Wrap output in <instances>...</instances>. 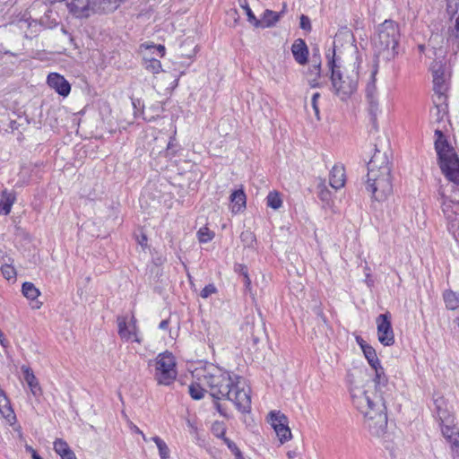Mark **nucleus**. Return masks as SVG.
<instances>
[{
    "instance_id": "obj_41",
    "label": "nucleus",
    "mask_w": 459,
    "mask_h": 459,
    "mask_svg": "<svg viewBox=\"0 0 459 459\" xmlns=\"http://www.w3.org/2000/svg\"><path fill=\"white\" fill-rule=\"evenodd\" d=\"M443 434L453 446H459V434L457 432H455L452 429L446 427V429H443Z\"/></svg>"
},
{
    "instance_id": "obj_33",
    "label": "nucleus",
    "mask_w": 459,
    "mask_h": 459,
    "mask_svg": "<svg viewBox=\"0 0 459 459\" xmlns=\"http://www.w3.org/2000/svg\"><path fill=\"white\" fill-rule=\"evenodd\" d=\"M239 5L245 10L247 16V21L254 26L260 25L259 19L255 17L251 8L248 5L247 0H238Z\"/></svg>"
},
{
    "instance_id": "obj_9",
    "label": "nucleus",
    "mask_w": 459,
    "mask_h": 459,
    "mask_svg": "<svg viewBox=\"0 0 459 459\" xmlns=\"http://www.w3.org/2000/svg\"><path fill=\"white\" fill-rule=\"evenodd\" d=\"M378 341L384 346H392L394 343V333L389 312L380 314L376 318Z\"/></svg>"
},
{
    "instance_id": "obj_11",
    "label": "nucleus",
    "mask_w": 459,
    "mask_h": 459,
    "mask_svg": "<svg viewBox=\"0 0 459 459\" xmlns=\"http://www.w3.org/2000/svg\"><path fill=\"white\" fill-rule=\"evenodd\" d=\"M69 12L77 18H88L97 12L95 0H65Z\"/></svg>"
},
{
    "instance_id": "obj_44",
    "label": "nucleus",
    "mask_w": 459,
    "mask_h": 459,
    "mask_svg": "<svg viewBox=\"0 0 459 459\" xmlns=\"http://www.w3.org/2000/svg\"><path fill=\"white\" fill-rule=\"evenodd\" d=\"M217 291V289L214 284L211 283L206 285L200 292V296L203 299H207L212 294L215 293Z\"/></svg>"
},
{
    "instance_id": "obj_63",
    "label": "nucleus",
    "mask_w": 459,
    "mask_h": 459,
    "mask_svg": "<svg viewBox=\"0 0 459 459\" xmlns=\"http://www.w3.org/2000/svg\"><path fill=\"white\" fill-rule=\"evenodd\" d=\"M235 455V459H245L242 455V453L240 450H238V452L234 454Z\"/></svg>"
},
{
    "instance_id": "obj_34",
    "label": "nucleus",
    "mask_w": 459,
    "mask_h": 459,
    "mask_svg": "<svg viewBox=\"0 0 459 459\" xmlns=\"http://www.w3.org/2000/svg\"><path fill=\"white\" fill-rule=\"evenodd\" d=\"M152 439L156 444L159 449L160 458L168 459L169 457V449L167 444L158 436L153 437Z\"/></svg>"
},
{
    "instance_id": "obj_50",
    "label": "nucleus",
    "mask_w": 459,
    "mask_h": 459,
    "mask_svg": "<svg viewBox=\"0 0 459 459\" xmlns=\"http://www.w3.org/2000/svg\"><path fill=\"white\" fill-rule=\"evenodd\" d=\"M136 240H137V243L142 247H147V242H148V238H147V236L145 233L143 232H141L140 235H137L136 236Z\"/></svg>"
},
{
    "instance_id": "obj_55",
    "label": "nucleus",
    "mask_w": 459,
    "mask_h": 459,
    "mask_svg": "<svg viewBox=\"0 0 459 459\" xmlns=\"http://www.w3.org/2000/svg\"><path fill=\"white\" fill-rule=\"evenodd\" d=\"M299 455V452L298 449L290 450L287 452V456L289 459H294L295 457Z\"/></svg>"
},
{
    "instance_id": "obj_20",
    "label": "nucleus",
    "mask_w": 459,
    "mask_h": 459,
    "mask_svg": "<svg viewBox=\"0 0 459 459\" xmlns=\"http://www.w3.org/2000/svg\"><path fill=\"white\" fill-rule=\"evenodd\" d=\"M447 12L455 16V26L450 38L459 39V0H446Z\"/></svg>"
},
{
    "instance_id": "obj_10",
    "label": "nucleus",
    "mask_w": 459,
    "mask_h": 459,
    "mask_svg": "<svg viewBox=\"0 0 459 459\" xmlns=\"http://www.w3.org/2000/svg\"><path fill=\"white\" fill-rule=\"evenodd\" d=\"M439 167L445 177L451 182L459 185V158L457 154L450 153L438 160Z\"/></svg>"
},
{
    "instance_id": "obj_53",
    "label": "nucleus",
    "mask_w": 459,
    "mask_h": 459,
    "mask_svg": "<svg viewBox=\"0 0 459 459\" xmlns=\"http://www.w3.org/2000/svg\"><path fill=\"white\" fill-rule=\"evenodd\" d=\"M61 459H77L75 456V454L71 449L69 451H66V453L60 455Z\"/></svg>"
},
{
    "instance_id": "obj_61",
    "label": "nucleus",
    "mask_w": 459,
    "mask_h": 459,
    "mask_svg": "<svg viewBox=\"0 0 459 459\" xmlns=\"http://www.w3.org/2000/svg\"><path fill=\"white\" fill-rule=\"evenodd\" d=\"M130 428H131V429H132L133 431H134L135 433H137V434H143V431H142V430H141L137 426L134 425L133 423H131V427H130Z\"/></svg>"
},
{
    "instance_id": "obj_12",
    "label": "nucleus",
    "mask_w": 459,
    "mask_h": 459,
    "mask_svg": "<svg viewBox=\"0 0 459 459\" xmlns=\"http://www.w3.org/2000/svg\"><path fill=\"white\" fill-rule=\"evenodd\" d=\"M375 370V392L368 394L369 396H376L380 394L382 397H385V400L390 396L389 391L390 388L388 386V378L385 374L384 368L379 364V366H376V368H372Z\"/></svg>"
},
{
    "instance_id": "obj_8",
    "label": "nucleus",
    "mask_w": 459,
    "mask_h": 459,
    "mask_svg": "<svg viewBox=\"0 0 459 459\" xmlns=\"http://www.w3.org/2000/svg\"><path fill=\"white\" fill-rule=\"evenodd\" d=\"M269 422L281 444L291 438V431L289 428V420L285 414L280 411H272L269 415Z\"/></svg>"
},
{
    "instance_id": "obj_31",
    "label": "nucleus",
    "mask_w": 459,
    "mask_h": 459,
    "mask_svg": "<svg viewBox=\"0 0 459 459\" xmlns=\"http://www.w3.org/2000/svg\"><path fill=\"white\" fill-rule=\"evenodd\" d=\"M23 373H24V378L28 385H30L32 393L36 394V389L38 388L39 390V383L37 381L36 377L34 376L33 372L30 370V368H22Z\"/></svg>"
},
{
    "instance_id": "obj_14",
    "label": "nucleus",
    "mask_w": 459,
    "mask_h": 459,
    "mask_svg": "<svg viewBox=\"0 0 459 459\" xmlns=\"http://www.w3.org/2000/svg\"><path fill=\"white\" fill-rule=\"evenodd\" d=\"M47 82L51 89L63 97L68 96L71 91V85L68 81L57 73L49 74Z\"/></svg>"
},
{
    "instance_id": "obj_29",
    "label": "nucleus",
    "mask_w": 459,
    "mask_h": 459,
    "mask_svg": "<svg viewBox=\"0 0 459 459\" xmlns=\"http://www.w3.org/2000/svg\"><path fill=\"white\" fill-rule=\"evenodd\" d=\"M196 46L194 45V41L190 39H186L180 45V53L182 56H186L187 58H192L195 55Z\"/></svg>"
},
{
    "instance_id": "obj_45",
    "label": "nucleus",
    "mask_w": 459,
    "mask_h": 459,
    "mask_svg": "<svg viewBox=\"0 0 459 459\" xmlns=\"http://www.w3.org/2000/svg\"><path fill=\"white\" fill-rule=\"evenodd\" d=\"M319 187V193H318V197L323 201V202H326L328 203V201L330 200V197H331V192L326 188L325 186H324L323 184L318 186Z\"/></svg>"
},
{
    "instance_id": "obj_59",
    "label": "nucleus",
    "mask_w": 459,
    "mask_h": 459,
    "mask_svg": "<svg viewBox=\"0 0 459 459\" xmlns=\"http://www.w3.org/2000/svg\"><path fill=\"white\" fill-rule=\"evenodd\" d=\"M0 343L3 347H6L8 345V342L4 337V333L2 332H1V336H0Z\"/></svg>"
},
{
    "instance_id": "obj_47",
    "label": "nucleus",
    "mask_w": 459,
    "mask_h": 459,
    "mask_svg": "<svg viewBox=\"0 0 459 459\" xmlns=\"http://www.w3.org/2000/svg\"><path fill=\"white\" fill-rule=\"evenodd\" d=\"M165 157L171 159L176 154V150L174 149L173 139L170 138V141L167 143L166 150L164 151Z\"/></svg>"
},
{
    "instance_id": "obj_56",
    "label": "nucleus",
    "mask_w": 459,
    "mask_h": 459,
    "mask_svg": "<svg viewBox=\"0 0 459 459\" xmlns=\"http://www.w3.org/2000/svg\"><path fill=\"white\" fill-rule=\"evenodd\" d=\"M220 400H214V406L221 415H225L221 404L219 403Z\"/></svg>"
},
{
    "instance_id": "obj_36",
    "label": "nucleus",
    "mask_w": 459,
    "mask_h": 459,
    "mask_svg": "<svg viewBox=\"0 0 459 459\" xmlns=\"http://www.w3.org/2000/svg\"><path fill=\"white\" fill-rule=\"evenodd\" d=\"M145 69L152 74H159L161 71L160 61L157 58L152 57L150 59L144 58Z\"/></svg>"
},
{
    "instance_id": "obj_24",
    "label": "nucleus",
    "mask_w": 459,
    "mask_h": 459,
    "mask_svg": "<svg viewBox=\"0 0 459 459\" xmlns=\"http://www.w3.org/2000/svg\"><path fill=\"white\" fill-rule=\"evenodd\" d=\"M443 299L446 307L449 310H455L459 307V293L452 290H446L443 292Z\"/></svg>"
},
{
    "instance_id": "obj_43",
    "label": "nucleus",
    "mask_w": 459,
    "mask_h": 459,
    "mask_svg": "<svg viewBox=\"0 0 459 459\" xmlns=\"http://www.w3.org/2000/svg\"><path fill=\"white\" fill-rule=\"evenodd\" d=\"M375 74L373 73L371 76V81L368 83L366 88V98H371L372 96H377V87L375 84Z\"/></svg>"
},
{
    "instance_id": "obj_15",
    "label": "nucleus",
    "mask_w": 459,
    "mask_h": 459,
    "mask_svg": "<svg viewBox=\"0 0 459 459\" xmlns=\"http://www.w3.org/2000/svg\"><path fill=\"white\" fill-rule=\"evenodd\" d=\"M435 136V150L437 152L438 160L444 159L450 153H455L453 147L449 144L441 130L436 129Z\"/></svg>"
},
{
    "instance_id": "obj_5",
    "label": "nucleus",
    "mask_w": 459,
    "mask_h": 459,
    "mask_svg": "<svg viewBox=\"0 0 459 459\" xmlns=\"http://www.w3.org/2000/svg\"><path fill=\"white\" fill-rule=\"evenodd\" d=\"M392 170L368 169L366 189L377 202L385 201L393 193Z\"/></svg>"
},
{
    "instance_id": "obj_7",
    "label": "nucleus",
    "mask_w": 459,
    "mask_h": 459,
    "mask_svg": "<svg viewBox=\"0 0 459 459\" xmlns=\"http://www.w3.org/2000/svg\"><path fill=\"white\" fill-rule=\"evenodd\" d=\"M431 70L433 75V91H435V94L437 98V100H434V105L438 116L440 113V105L446 99L445 92L447 90L445 68L442 63L435 62L431 66Z\"/></svg>"
},
{
    "instance_id": "obj_17",
    "label": "nucleus",
    "mask_w": 459,
    "mask_h": 459,
    "mask_svg": "<svg viewBox=\"0 0 459 459\" xmlns=\"http://www.w3.org/2000/svg\"><path fill=\"white\" fill-rule=\"evenodd\" d=\"M117 325H118V334L122 339L126 341L131 340L133 336H134V342H140V340L136 337V326L134 323L130 326H127L126 319L123 316L117 317Z\"/></svg>"
},
{
    "instance_id": "obj_54",
    "label": "nucleus",
    "mask_w": 459,
    "mask_h": 459,
    "mask_svg": "<svg viewBox=\"0 0 459 459\" xmlns=\"http://www.w3.org/2000/svg\"><path fill=\"white\" fill-rule=\"evenodd\" d=\"M308 83L311 88H318L321 86V84L318 82V78H316V75H315L313 78H309Z\"/></svg>"
},
{
    "instance_id": "obj_60",
    "label": "nucleus",
    "mask_w": 459,
    "mask_h": 459,
    "mask_svg": "<svg viewBox=\"0 0 459 459\" xmlns=\"http://www.w3.org/2000/svg\"><path fill=\"white\" fill-rule=\"evenodd\" d=\"M243 277H244V282H245L246 287L249 288L250 285H251V280H250L248 274H247V275H245Z\"/></svg>"
},
{
    "instance_id": "obj_1",
    "label": "nucleus",
    "mask_w": 459,
    "mask_h": 459,
    "mask_svg": "<svg viewBox=\"0 0 459 459\" xmlns=\"http://www.w3.org/2000/svg\"><path fill=\"white\" fill-rule=\"evenodd\" d=\"M204 385L210 388V395L213 400L227 399L233 402L240 412L250 411V389L245 388L241 377H232L221 368H213L204 376Z\"/></svg>"
},
{
    "instance_id": "obj_3",
    "label": "nucleus",
    "mask_w": 459,
    "mask_h": 459,
    "mask_svg": "<svg viewBox=\"0 0 459 459\" xmlns=\"http://www.w3.org/2000/svg\"><path fill=\"white\" fill-rule=\"evenodd\" d=\"M326 58L328 59L327 65L331 72L330 80L334 94L342 100H347L358 88L359 78L358 66L354 63L351 68L341 70L337 64L335 47L326 53Z\"/></svg>"
},
{
    "instance_id": "obj_13",
    "label": "nucleus",
    "mask_w": 459,
    "mask_h": 459,
    "mask_svg": "<svg viewBox=\"0 0 459 459\" xmlns=\"http://www.w3.org/2000/svg\"><path fill=\"white\" fill-rule=\"evenodd\" d=\"M368 169H375L377 170H392V164L389 160L387 151H381L375 145V152L368 162Z\"/></svg>"
},
{
    "instance_id": "obj_51",
    "label": "nucleus",
    "mask_w": 459,
    "mask_h": 459,
    "mask_svg": "<svg viewBox=\"0 0 459 459\" xmlns=\"http://www.w3.org/2000/svg\"><path fill=\"white\" fill-rule=\"evenodd\" d=\"M147 48L153 49L159 53V56L160 57L164 56L165 55V47L163 45H149L147 46Z\"/></svg>"
},
{
    "instance_id": "obj_49",
    "label": "nucleus",
    "mask_w": 459,
    "mask_h": 459,
    "mask_svg": "<svg viewBox=\"0 0 459 459\" xmlns=\"http://www.w3.org/2000/svg\"><path fill=\"white\" fill-rule=\"evenodd\" d=\"M307 74L309 76L316 75V78H320L321 76V63L318 62L316 65H314L308 69Z\"/></svg>"
},
{
    "instance_id": "obj_4",
    "label": "nucleus",
    "mask_w": 459,
    "mask_h": 459,
    "mask_svg": "<svg viewBox=\"0 0 459 459\" xmlns=\"http://www.w3.org/2000/svg\"><path fill=\"white\" fill-rule=\"evenodd\" d=\"M400 38L399 24L394 21L385 20L379 24L372 39L377 60L389 62L394 59L399 54Z\"/></svg>"
},
{
    "instance_id": "obj_28",
    "label": "nucleus",
    "mask_w": 459,
    "mask_h": 459,
    "mask_svg": "<svg viewBox=\"0 0 459 459\" xmlns=\"http://www.w3.org/2000/svg\"><path fill=\"white\" fill-rule=\"evenodd\" d=\"M22 294L29 299L34 300L39 295V290L32 282L26 281L22 287Z\"/></svg>"
},
{
    "instance_id": "obj_22",
    "label": "nucleus",
    "mask_w": 459,
    "mask_h": 459,
    "mask_svg": "<svg viewBox=\"0 0 459 459\" xmlns=\"http://www.w3.org/2000/svg\"><path fill=\"white\" fill-rule=\"evenodd\" d=\"M359 346L371 368L379 366L380 361L377 356L376 350L371 345L368 344L365 341H362L361 343L359 342Z\"/></svg>"
},
{
    "instance_id": "obj_40",
    "label": "nucleus",
    "mask_w": 459,
    "mask_h": 459,
    "mask_svg": "<svg viewBox=\"0 0 459 459\" xmlns=\"http://www.w3.org/2000/svg\"><path fill=\"white\" fill-rule=\"evenodd\" d=\"M197 236L201 243H206L213 238L214 233L207 227H203L198 230Z\"/></svg>"
},
{
    "instance_id": "obj_21",
    "label": "nucleus",
    "mask_w": 459,
    "mask_h": 459,
    "mask_svg": "<svg viewBox=\"0 0 459 459\" xmlns=\"http://www.w3.org/2000/svg\"><path fill=\"white\" fill-rule=\"evenodd\" d=\"M230 200L232 204V212L237 213L242 208L246 207V194L242 189L235 190L231 193Z\"/></svg>"
},
{
    "instance_id": "obj_64",
    "label": "nucleus",
    "mask_w": 459,
    "mask_h": 459,
    "mask_svg": "<svg viewBox=\"0 0 459 459\" xmlns=\"http://www.w3.org/2000/svg\"><path fill=\"white\" fill-rule=\"evenodd\" d=\"M419 49H420V52H423L424 49H425L424 45H419Z\"/></svg>"
},
{
    "instance_id": "obj_6",
    "label": "nucleus",
    "mask_w": 459,
    "mask_h": 459,
    "mask_svg": "<svg viewBox=\"0 0 459 459\" xmlns=\"http://www.w3.org/2000/svg\"><path fill=\"white\" fill-rule=\"evenodd\" d=\"M177 377L176 363L171 353L160 354L156 359L155 379L159 385H170Z\"/></svg>"
},
{
    "instance_id": "obj_27",
    "label": "nucleus",
    "mask_w": 459,
    "mask_h": 459,
    "mask_svg": "<svg viewBox=\"0 0 459 459\" xmlns=\"http://www.w3.org/2000/svg\"><path fill=\"white\" fill-rule=\"evenodd\" d=\"M0 412L6 419H9L10 416L14 418V413L10 406L9 400L2 389H0Z\"/></svg>"
},
{
    "instance_id": "obj_48",
    "label": "nucleus",
    "mask_w": 459,
    "mask_h": 459,
    "mask_svg": "<svg viewBox=\"0 0 459 459\" xmlns=\"http://www.w3.org/2000/svg\"><path fill=\"white\" fill-rule=\"evenodd\" d=\"M320 98V93L319 92H316L313 94L312 96V100H311V105H312V108L315 111V115L316 117H317V119L319 120V108H318V105H317V100L318 99Z\"/></svg>"
},
{
    "instance_id": "obj_32",
    "label": "nucleus",
    "mask_w": 459,
    "mask_h": 459,
    "mask_svg": "<svg viewBox=\"0 0 459 459\" xmlns=\"http://www.w3.org/2000/svg\"><path fill=\"white\" fill-rule=\"evenodd\" d=\"M217 427L221 429V434L218 435V437L222 438L223 442L227 445L228 448L231 451V453L233 455L237 452L238 453L239 448L238 447V446L232 440H230V438L225 437L226 430L224 428H221V426L219 424L213 425L212 430L214 432L217 431L218 430Z\"/></svg>"
},
{
    "instance_id": "obj_18",
    "label": "nucleus",
    "mask_w": 459,
    "mask_h": 459,
    "mask_svg": "<svg viewBox=\"0 0 459 459\" xmlns=\"http://www.w3.org/2000/svg\"><path fill=\"white\" fill-rule=\"evenodd\" d=\"M330 185L334 189H340L345 184V171L342 166L335 165L330 171Z\"/></svg>"
},
{
    "instance_id": "obj_37",
    "label": "nucleus",
    "mask_w": 459,
    "mask_h": 459,
    "mask_svg": "<svg viewBox=\"0 0 459 459\" xmlns=\"http://www.w3.org/2000/svg\"><path fill=\"white\" fill-rule=\"evenodd\" d=\"M188 392L194 400H200L204 395V389L199 384H191Z\"/></svg>"
},
{
    "instance_id": "obj_39",
    "label": "nucleus",
    "mask_w": 459,
    "mask_h": 459,
    "mask_svg": "<svg viewBox=\"0 0 459 459\" xmlns=\"http://www.w3.org/2000/svg\"><path fill=\"white\" fill-rule=\"evenodd\" d=\"M54 450L57 455H61L66 453V451L71 450V448L65 440L63 438H56L54 441Z\"/></svg>"
},
{
    "instance_id": "obj_38",
    "label": "nucleus",
    "mask_w": 459,
    "mask_h": 459,
    "mask_svg": "<svg viewBox=\"0 0 459 459\" xmlns=\"http://www.w3.org/2000/svg\"><path fill=\"white\" fill-rule=\"evenodd\" d=\"M240 240L245 247H250L255 242V235L251 230H247L240 234Z\"/></svg>"
},
{
    "instance_id": "obj_62",
    "label": "nucleus",
    "mask_w": 459,
    "mask_h": 459,
    "mask_svg": "<svg viewBox=\"0 0 459 459\" xmlns=\"http://www.w3.org/2000/svg\"><path fill=\"white\" fill-rule=\"evenodd\" d=\"M32 459H42L36 450H32Z\"/></svg>"
},
{
    "instance_id": "obj_16",
    "label": "nucleus",
    "mask_w": 459,
    "mask_h": 459,
    "mask_svg": "<svg viewBox=\"0 0 459 459\" xmlns=\"http://www.w3.org/2000/svg\"><path fill=\"white\" fill-rule=\"evenodd\" d=\"M291 52L295 61L299 65H306L308 61V48L302 39H297L291 46Z\"/></svg>"
},
{
    "instance_id": "obj_46",
    "label": "nucleus",
    "mask_w": 459,
    "mask_h": 459,
    "mask_svg": "<svg viewBox=\"0 0 459 459\" xmlns=\"http://www.w3.org/2000/svg\"><path fill=\"white\" fill-rule=\"evenodd\" d=\"M299 26L302 30H306L307 32H310L312 30V26L309 17L305 14H301Z\"/></svg>"
},
{
    "instance_id": "obj_19",
    "label": "nucleus",
    "mask_w": 459,
    "mask_h": 459,
    "mask_svg": "<svg viewBox=\"0 0 459 459\" xmlns=\"http://www.w3.org/2000/svg\"><path fill=\"white\" fill-rule=\"evenodd\" d=\"M284 11H281V13H276L272 10L266 9L262 18L259 19L260 25H256L255 28H270L274 26L280 20L281 13H283Z\"/></svg>"
},
{
    "instance_id": "obj_30",
    "label": "nucleus",
    "mask_w": 459,
    "mask_h": 459,
    "mask_svg": "<svg viewBox=\"0 0 459 459\" xmlns=\"http://www.w3.org/2000/svg\"><path fill=\"white\" fill-rule=\"evenodd\" d=\"M247 328L250 329L252 342L254 344H256L259 342L260 337L264 333V324L261 322L258 323L257 325H255V324H247Z\"/></svg>"
},
{
    "instance_id": "obj_23",
    "label": "nucleus",
    "mask_w": 459,
    "mask_h": 459,
    "mask_svg": "<svg viewBox=\"0 0 459 459\" xmlns=\"http://www.w3.org/2000/svg\"><path fill=\"white\" fill-rule=\"evenodd\" d=\"M98 13L114 12L125 0H95Z\"/></svg>"
},
{
    "instance_id": "obj_57",
    "label": "nucleus",
    "mask_w": 459,
    "mask_h": 459,
    "mask_svg": "<svg viewBox=\"0 0 459 459\" xmlns=\"http://www.w3.org/2000/svg\"><path fill=\"white\" fill-rule=\"evenodd\" d=\"M168 327H169V319L162 320L159 325V328L161 330H167Z\"/></svg>"
},
{
    "instance_id": "obj_58",
    "label": "nucleus",
    "mask_w": 459,
    "mask_h": 459,
    "mask_svg": "<svg viewBox=\"0 0 459 459\" xmlns=\"http://www.w3.org/2000/svg\"><path fill=\"white\" fill-rule=\"evenodd\" d=\"M316 315H317L318 316H320V317H321V319L323 320V322H324L325 324H326V318H325V315H324V313H323V310H322L320 307H317V308H316Z\"/></svg>"
},
{
    "instance_id": "obj_35",
    "label": "nucleus",
    "mask_w": 459,
    "mask_h": 459,
    "mask_svg": "<svg viewBox=\"0 0 459 459\" xmlns=\"http://www.w3.org/2000/svg\"><path fill=\"white\" fill-rule=\"evenodd\" d=\"M266 200L267 205L274 210L279 209L282 204L281 198L277 192H270Z\"/></svg>"
},
{
    "instance_id": "obj_42",
    "label": "nucleus",
    "mask_w": 459,
    "mask_h": 459,
    "mask_svg": "<svg viewBox=\"0 0 459 459\" xmlns=\"http://www.w3.org/2000/svg\"><path fill=\"white\" fill-rule=\"evenodd\" d=\"M1 272L4 275V277L7 280H10L12 278H15L16 276V272H15V269L9 265V264H4V265H2L1 266Z\"/></svg>"
},
{
    "instance_id": "obj_2",
    "label": "nucleus",
    "mask_w": 459,
    "mask_h": 459,
    "mask_svg": "<svg viewBox=\"0 0 459 459\" xmlns=\"http://www.w3.org/2000/svg\"><path fill=\"white\" fill-rule=\"evenodd\" d=\"M354 406L364 415L365 426L371 436L384 439L385 449L394 455V447L390 441V434L387 433L386 401L380 394L369 396L368 391H360L359 394H352Z\"/></svg>"
},
{
    "instance_id": "obj_26",
    "label": "nucleus",
    "mask_w": 459,
    "mask_h": 459,
    "mask_svg": "<svg viewBox=\"0 0 459 459\" xmlns=\"http://www.w3.org/2000/svg\"><path fill=\"white\" fill-rule=\"evenodd\" d=\"M15 201V196L12 193H7L6 190L2 193V199L0 201V214L7 215L11 212L13 204Z\"/></svg>"
},
{
    "instance_id": "obj_25",
    "label": "nucleus",
    "mask_w": 459,
    "mask_h": 459,
    "mask_svg": "<svg viewBox=\"0 0 459 459\" xmlns=\"http://www.w3.org/2000/svg\"><path fill=\"white\" fill-rule=\"evenodd\" d=\"M368 103V114L370 117V122L372 124L373 128L377 131L378 129L377 126V112H378V101L377 96H372L371 98H367Z\"/></svg>"
},
{
    "instance_id": "obj_52",
    "label": "nucleus",
    "mask_w": 459,
    "mask_h": 459,
    "mask_svg": "<svg viewBox=\"0 0 459 459\" xmlns=\"http://www.w3.org/2000/svg\"><path fill=\"white\" fill-rule=\"evenodd\" d=\"M235 272L238 273L239 274L245 276L248 274L247 267L245 264H237L235 265Z\"/></svg>"
}]
</instances>
